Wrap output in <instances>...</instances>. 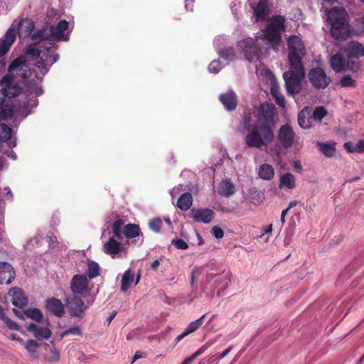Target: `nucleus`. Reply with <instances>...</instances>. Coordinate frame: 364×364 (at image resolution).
I'll list each match as a JSON object with an SVG mask.
<instances>
[{
	"instance_id": "7ed1b4c3",
	"label": "nucleus",
	"mask_w": 364,
	"mask_h": 364,
	"mask_svg": "<svg viewBox=\"0 0 364 364\" xmlns=\"http://www.w3.org/2000/svg\"><path fill=\"white\" fill-rule=\"evenodd\" d=\"M287 46L289 50L288 60L290 68L284 73L283 78L286 89L290 95L300 92L301 80L305 77L302 59L305 55V46L301 38L291 35L287 39Z\"/></svg>"
},
{
	"instance_id": "a211bd4d",
	"label": "nucleus",
	"mask_w": 364,
	"mask_h": 364,
	"mask_svg": "<svg viewBox=\"0 0 364 364\" xmlns=\"http://www.w3.org/2000/svg\"><path fill=\"white\" fill-rule=\"evenodd\" d=\"M13 305L17 307H23L28 304V298L23 291L18 287H13L9 291Z\"/></svg>"
},
{
	"instance_id": "f03ea898",
	"label": "nucleus",
	"mask_w": 364,
	"mask_h": 364,
	"mask_svg": "<svg viewBox=\"0 0 364 364\" xmlns=\"http://www.w3.org/2000/svg\"><path fill=\"white\" fill-rule=\"evenodd\" d=\"M285 21V18L282 16H273L267 26L257 33L255 39L247 38L239 43L238 46L242 49L248 61L259 59L262 53L259 41L272 46H277L281 43L282 33L286 28Z\"/></svg>"
},
{
	"instance_id": "bf43d9fd",
	"label": "nucleus",
	"mask_w": 364,
	"mask_h": 364,
	"mask_svg": "<svg viewBox=\"0 0 364 364\" xmlns=\"http://www.w3.org/2000/svg\"><path fill=\"white\" fill-rule=\"evenodd\" d=\"M146 356V353H144V352H142V351H139V350H137L135 352L132 360H131V363H133L134 362H135L136 360H138L139 358H145Z\"/></svg>"
},
{
	"instance_id": "e433bc0d",
	"label": "nucleus",
	"mask_w": 364,
	"mask_h": 364,
	"mask_svg": "<svg viewBox=\"0 0 364 364\" xmlns=\"http://www.w3.org/2000/svg\"><path fill=\"white\" fill-rule=\"evenodd\" d=\"M90 279H93L100 274V267L96 262L88 260L87 269L86 271Z\"/></svg>"
},
{
	"instance_id": "393cba45",
	"label": "nucleus",
	"mask_w": 364,
	"mask_h": 364,
	"mask_svg": "<svg viewBox=\"0 0 364 364\" xmlns=\"http://www.w3.org/2000/svg\"><path fill=\"white\" fill-rule=\"evenodd\" d=\"M26 329L33 333L37 339H48L51 336V331L47 327H38L35 323H30Z\"/></svg>"
},
{
	"instance_id": "9b49d317",
	"label": "nucleus",
	"mask_w": 364,
	"mask_h": 364,
	"mask_svg": "<svg viewBox=\"0 0 364 364\" xmlns=\"http://www.w3.org/2000/svg\"><path fill=\"white\" fill-rule=\"evenodd\" d=\"M308 77L312 86L317 89H324L331 82L330 77L321 68L311 69Z\"/></svg>"
},
{
	"instance_id": "0e129e2a",
	"label": "nucleus",
	"mask_w": 364,
	"mask_h": 364,
	"mask_svg": "<svg viewBox=\"0 0 364 364\" xmlns=\"http://www.w3.org/2000/svg\"><path fill=\"white\" fill-rule=\"evenodd\" d=\"M194 0H186L185 7L188 11H192Z\"/></svg>"
},
{
	"instance_id": "5701e85b",
	"label": "nucleus",
	"mask_w": 364,
	"mask_h": 364,
	"mask_svg": "<svg viewBox=\"0 0 364 364\" xmlns=\"http://www.w3.org/2000/svg\"><path fill=\"white\" fill-rule=\"evenodd\" d=\"M253 11L256 21L267 20L269 14L267 1L259 0L257 6L253 8Z\"/></svg>"
},
{
	"instance_id": "79ce46f5",
	"label": "nucleus",
	"mask_w": 364,
	"mask_h": 364,
	"mask_svg": "<svg viewBox=\"0 0 364 364\" xmlns=\"http://www.w3.org/2000/svg\"><path fill=\"white\" fill-rule=\"evenodd\" d=\"M249 194L250 200L253 204L258 205L262 203V194L256 188H250Z\"/></svg>"
},
{
	"instance_id": "cd10ccee",
	"label": "nucleus",
	"mask_w": 364,
	"mask_h": 364,
	"mask_svg": "<svg viewBox=\"0 0 364 364\" xmlns=\"http://www.w3.org/2000/svg\"><path fill=\"white\" fill-rule=\"evenodd\" d=\"M121 251V243L117 242L114 237H112L104 245V252L106 254L112 255H117Z\"/></svg>"
},
{
	"instance_id": "9d476101",
	"label": "nucleus",
	"mask_w": 364,
	"mask_h": 364,
	"mask_svg": "<svg viewBox=\"0 0 364 364\" xmlns=\"http://www.w3.org/2000/svg\"><path fill=\"white\" fill-rule=\"evenodd\" d=\"M42 80L41 78L36 77V80H31L26 85L25 92L27 97L26 105L27 107H35L38 104V96L43 94V89L38 85Z\"/></svg>"
},
{
	"instance_id": "de8ad7c7",
	"label": "nucleus",
	"mask_w": 364,
	"mask_h": 364,
	"mask_svg": "<svg viewBox=\"0 0 364 364\" xmlns=\"http://www.w3.org/2000/svg\"><path fill=\"white\" fill-rule=\"evenodd\" d=\"M222 68L223 65L221 62L220 60H215L210 63L208 66V70L211 73L216 74L219 73Z\"/></svg>"
},
{
	"instance_id": "bb28decb",
	"label": "nucleus",
	"mask_w": 364,
	"mask_h": 364,
	"mask_svg": "<svg viewBox=\"0 0 364 364\" xmlns=\"http://www.w3.org/2000/svg\"><path fill=\"white\" fill-rule=\"evenodd\" d=\"M331 67L336 73L346 70V60L340 53L333 55L331 58Z\"/></svg>"
},
{
	"instance_id": "4d7b16f0",
	"label": "nucleus",
	"mask_w": 364,
	"mask_h": 364,
	"mask_svg": "<svg viewBox=\"0 0 364 364\" xmlns=\"http://www.w3.org/2000/svg\"><path fill=\"white\" fill-rule=\"evenodd\" d=\"M215 343L214 341H209L206 343H205L201 348H200L198 350L195 352V354L198 357L201 354H203L211 345Z\"/></svg>"
},
{
	"instance_id": "0eeeda50",
	"label": "nucleus",
	"mask_w": 364,
	"mask_h": 364,
	"mask_svg": "<svg viewBox=\"0 0 364 364\" xmlns=\"http://www.w3.org/2000/svg\"><path fill=\"white\" fill-rule=\"evenodd\" d=\"M207 279L208 283L205 287V291L210 293L213 296L215 294L219 296L230 283V273L223 272L220 274H208Z\"/></svg>"
},
{
	"instance_id": "4be33fe9",
	"label": "nucleus",
	"mask_w": 364,
	"mask_h": 364,
	"mask_svg": "<svg viewBox=\"0 0 364 364\" xmlns=\"http://www.w3.org/2000/svg\"><path fill=\"white\" fill-rule=\"evenodd\" d=\"M16 40V31L13 28H9L4 35L2 42L0 45V56H4L9 50L11 45Z\"/></svg>"
},
{
	"instance_id": "72a5a7b5",
	"label": "nucleus",
	"mask_w": 364,
	"mask_h": 364,
	"mask_svg": "<svg viewBox=\"0 0 364 364\" xmlns=\"http://www.w3.org/2000/svg\"><path fill=\"white\" fill-rule=\"evenodd\" d=\"M134 275L130 269L124 272L121 281V290L126 291L134 282Z\"/></svg>"
},
{
	"instance_id": "7c9ffc66",
	"label": "nucleus",
	"mask_w": 364,
	"mask_h": 364,
	"mask_svg": "<svg viewBox=\"0 0 364 364\" xmlns=\"http://www.w3.org/2000/svg\"><path fill=\"white\" fill-rule=\"evenodd\" d=\"M317 146L321 152H322L326 157H332L336 152V143L330 142H317Z\"/></svg>"
},
{
	"instance_id": "a18cd8bd",
	"label": "nucleus",
	"mask_w": 364,
	"mask_h": 364,
	"mask_svg": "<svg viewBox=\"0 0 364 364\" xmlns=\"http://www.w3.org/2000/svg\"><path fill=\"white\" fill-rule=\"evenodd\" d=\"M38 346L39 344L36 341L30 339L27 341L25 348L31 355H34Z\"/></svg>"
},
{
	"instance_id": "f8f14e48",
	"label": "nucleus",
	"mask_w": 364,
	"mask_h": 364,
	"mask_svg": "<svg viewBox=\"0 0 364 364\" xmlns=\"http://www.w3.org/2000/svg\"><path fill=\"white\" fill-rule=\"evenodd\" d=\"M90 283L87 275L77 274L70 280V289L74 294H87L90 291Z\"/></svg>"
},
{
	"instance_id": "ea45409f",
	"label": "nucleus",
	"mask_w": 364,
	"mask_h": 364,
	"mask_svg": "<svg viewBox=\"0 0 364 364\" xmlns=\"http://www.w3.org/2000/svg\"><path fill=\"white\" fill-rule=\"evenodd\" d=\"M25 314L28 318H31L32 320L36 321V322H41L43 319V314L41 311L38 309L36 308H31L28 309L25 311Z\"/></svg>"
},
{
	"instance_id": "c756f323",
	"label": "nucleus",
	"mask_w": 364,
	"mask_h": 364,
	"mask_svg": "<svg viewBox=\"0 0 364 364\" xmlns=\"http://www.w3.org/2000/svg\"><path fill=\"white\" fill-rule=\"evenodd\" d=\"M280 188H287L288 189H293L296 186L295 176L290 173H286L280 177L279 185Z\"/></svg>"
},
{
	"instance_id": "49530a36",
	"label": "nucleus",
	"mask_w": 364,
	"mask_h": 364,
	"mask_svg": "<svg viewBox=\"0 0 364 364\" xmlns=\"http://www.w3.org/2000/svg\"><path fill=\"white\" fill-rule=\"evenodd\" d=\"M340 84L342 87H355V81L349 75H344L340 80Z\"/></svg>"
},
{
	"instance_id": "052dcab7",
	"label": "nucleus",
	"mask_w": 364,
	"mask_h": 364,
	"mask_svg": "<svg viewBox=\"0 0 364 364\" xmlns=\"http://www.w3.org/2000/svg\"><path fill=\"white\" fill-rule=\"evenodd\" d=\"M355 146V144L348 141V142H346L344 144V147L345 149L348 151V152H350V153H353V152H356V147Z\"/></svg>"
},
{
	"instance_id": "20e7f679",
	"label": "nucleus",
	"mask_w": 364,
	"mask_h": 364,
	"mask_svg": "<svg viewBox=\"0 0 364 364\" xmlns=\"http://www.w3.org/2000/svg\"><path fill=\"white\" fill-rule=\"evenodd\" d=\"M35 41L34 44L28 46L26 48V53L32 57H38L36 61V66L43 75L48 73L50 67L58 60L59 55L55 53L58 46L54 42H45L43 45H40L39 48Z\"/></svg>"
},
{
	"instance_id": "603ef678",
	"label": "nucleus",
	"mask_w": 364,
	"mask_h": 364,
	"mask_svg": "<svg viewBox=\"0 0 364 364\" xmlns=\"http://www.w3.org/2000/svg\"><path fill=\"white\" fill-rule=\"evenodd\" d=\"M210 232L216 239H221L224 236V231L218 226H213Z\"/></svg>"
},
{
	"instance_id": "f257e3e1",
	"label": "nucleus",
	"mask_w": 364,
	"mask_h": 364,
	"mask_svg": "<svg viewBox=\"0 0 364 364\" xmlns=\"http://www.w3.org/2000/svg\"><path fill=\"white\" fill-rule=\"evenodd\" d=\"M274 116V106L268 103L262 104L258 108L255 123H252L250 113L244 115L243 125L247 132L245 143L249 147L261 149L273 141Z\"/></svg>"
},
{
	"instance_id": "864d4df0",
	"label": "nucleus",
	"mask_w": 364,
	"mask_h": 364,
	"mask_svg": "<svg viewBox=\"0 0 364 364\" xmlns=\"http://www.w3.org/2000/svg\"><path fill=\"white\" fill-rule=\"evenodd\" d=\"M41 237V236H36L34 237L31 238L26 244L25 248L28 250H31L32 248H33L34 244H38L40 242Z\"/></svg>"
},
{
	"instance_id": "8fccbe9b",
	"label": "nucleus",
	"mask_w": 364,
	"mask_h": 364,
	"mask_svg": "<svg viewBox=\"0 0 364 364\" xmlns=\"http://www.w3.org/2000/svg\"><path fill=\"white\" fill-rule=\"evenodd\" d=\"M149 226L153 231L159 232L161 230L162 226V221L159 218H154L149 222Z\"/></svg>"
},
{
	"instance_id": "39448f33",
	"label": "nucleus",
	"mask_w": 364,
	"mask_h": 364,
	"mask_svg": "<svg viewBox=\"0 0 364 364\" xmlns=\"http://www.w3.org/2000/svg\"><path fill=\"white\" fill-rule=\"evenodd\" d=\"M327 21L331 24V36L336 40H346L349 34L348 14L341 7H333L327 12Z\"/></svg>"
},
{
	"instance_id": "6e6552de",
	"label": "nucleus",
	"mask_w": 364,
	"mask_h": 364,
	"mask_svg": "<svg viewBox=\"0 0 364 364\" xmlns=\"http://www.w3.org/2000/svg\"><path fill=\"white\" fill-rule=\"evenodd\" d=\"M0 87L1 94L9 98L18 96L23 90L18 78L11 74H6L1 79Z\"/></svg>"
},
{
	"instance_id": "09e8293b",
	"label": "nucleus",
	"mask_w": 364,
	"mask_h": 364,
	"mask_svg": "<svg viewBox=\"0 0 364 364\" xmlns=\"http://www.w3.org/2000/svg\"><path fill=\"white\" fill-rule=\"evenodd\" d=\"M346 70H349L353 72H357L360 68V64L358 61L348 59L347 62L346 61Z\"/></svg>"
},
{
	"instance_id": "c9c22d12",
	"label": "nucleus",
	"mask_w": 364,
	"mask_h": 364,
	"mask_svg": "<svg viewBox=\"0 0 364 364\" xmlns=\"http://www.w3.org/2000/svg\"><path fill=\"white\" fill-rule=\"evenodd\" d=\"M311 117H309V114L301 110L298 114V124L302 129H309L311 127Z\"/></svg>"
},
{
	"instance_id": "5fc2aeb1",
	"label": "nucleus",
	"mask_w": 364,
	"mask_h": 364,
	"mask_svg": "<svg viewBox=\"0 0 364 364\" xmlns=\"http://www.w3.org/2000/svg\"><path fill=\"white\" fill-rule=\"evenodd\" d=\"M68 334H73V335H80L81 334V330L78 326H74L72 327L66 331H65L62 335L61 337H64Z\"/></svg>"
},
{
	"instance_id": "a878e982",
	"label": "nucleus",
	"mask_w": 364,
	"mask_h": 364,
	"mask_svg": "<svg viewBox=\"0 0 364 364\" xmlns=\"http://www.w3.org/2000/svg\"><path fill=\"white\" fill-rule=\"evenodd\" d=\"M206 314L203 315L199 318L196 319V321H193L191 322L186 327L184 332H183L181 334L178 336L176 338V342L181 341L183 338H185L186 336L189 335L190 333L196 331L197 329L200 328V326L203 324V321L205 317Z\"/></svg>"
},
{
	"instance_id": "37998d69",
	"label": "nucleus",
	"mask_w": 364,
	"mask_h": 364,
	"mask_svg": "<svg viewBox=\"0 0 364 364\" xmlns=\"http://www.w3.org/2000/svg\"><path fill=\"white\" fill-rule=\"evenodd\" d=\"M218 54L224 60H226L228 62L232 61L235 59V53L231 48H225L224 50H221L218 51Z\"/></svg>"
},
{
	"instance_id": "dca6fc26",
	"label": "nucleus",
	"mask_w": 364,
	"mask_h": 364,
	"mask_svg": "<svg viewBox=\"0 0 364 364\" xmlns=\"http://www.w3.org/2000/svg\"><path fill=\"white\" fill-rule=\"evenodd\" d=\"M348 59H358L364 56V46L358 41L348 42L343 49Z\"/></svg>"
},
{
	"instance_id": "4c0bfd02",
	"label": "nucleus",
	"mask_w": 364,
	"mask_h": 364,
	"mask_svg": "<svg viewBox=\"0 0 364 364\" xmlns=\"http://www.w3.org/2000/svg\"><path fill=\"white\" fill-rule=\"evenodd\" d=\"M13 115V108L9 105L4 104V100L0 102V119H8L11 118Z\"/></svg>"
},
{
	"instance_id": "e2e57ef3",
	"label": "nucleus",
	"mask_w": 364,
	"mask_h": 364,
	"mask_svg": "<svg viewBox=\"0 0 364 364\" xmlns=\"http://www.w3.org/2000/svg\"><path fill=\"white\" fill-rule=\"evenodd\" d=\"M197 357V355L195 354V353L186 358L181 364H191Z\"/></svg>"
},
{
	"instance_id": "b1692460",
	"label": "nucleus",
	"mask_w": 364,
	"mask_h": 364,
	"mask_svg": "<svg viewBox=\"0 0 364 364\" xmlns=\"http://www.w3.org/2000/svg\"><path fill=\"white\" fill-rule=\"evenodd\" d=\"M235 192V186L230 179L223 180L218 185V193L221 196L228 198L234 195Z\"/></svg>"
},
{
	"instance_id": "aec40b11",
	"label": "nucleus",
	"mask_w": 364,
	"mask_h": 364,
	"mask_svg": "<svg viewBox=\"0 0 364 364\" xmlns=\"http://www.w3.org/2000/svg\"><path fill=\"white\" fill-rule=\"evenodd\" d=\"M270 78V90L271 94L275 100V102L282 107L285 106L284 96L279 92V87L276 78L270 71H267Z\"/></svg>"
},
{
	"instance_id": "a19ab883",
	"label": "nucleus",
	"mask_w": 364,
	"mask_h": 364,
	"mask_svg": "<svg viewBox=\"0 0 364 364\" xmlns=\"http://www.w3.org/2000/svg\"><path fill=\"white\" fill-rule=\"evenodd\" d=\"M124 225V221L122 219L117 220L112 225L113 234L114 237L119 240L123 239V232L122 231V229Z\"/></svg>"
},
{
	"instance_id": "6ab92c4d",
	"label": "nucleus",
	"mask_w": 364,
	"mask_h": 364,
	"mask_svg": "<svg viewBox=\"0 0 364 364\" xmlns=\"http://www.w3.org/2000/svg\"><path fill=\"white\" fill-rule=\"evenodd\" d=\"M46 308L49 312L58 317H62L65 314V308L62 301L54 297L46 299Z\"/></svg>"
},
{
	"instance_id": "c85d7f7f",
	"label": "nucleus",
	"mask_w": 364,
	"mask_h": 364,
	"mask_svg": "<svg viewBox=\"0 0 364 364\" xmlns=\"http://www.w3.org/2000/svg\"><path fill=\"white\" fill-rule=\"evenodd\" d=\"M34 24L31 19L25 18L19 21L18 33L20 36H27L31 34Z\"/></svg>"
},
{
	"instance_id": "423d86ee",
	"label": "nucleus",
	"mask_w": 364,
	"mask_h": 364,
	"mask_svg": "<svg viewBox=\"0 0 364 364\" xmlns=\"http://www.w3.org/2000/svg\"><path fill=\"white\" fill-rule=\"evenodd\" d=\"M68 29V22L65 20L60 21L56 26L43 27L31 35L33 41L41 42V41H65L69 39V32L65 33Z\"/></svg>"
},
{
	"instance_id": "2eb2a0df",
	"label": "nucleus",
	"mask_w": 364,
	"mask_h": 364,
	"mask_svg": "<svg viewBox=\"0 0 364 364\" xmlns=\"http://www.w3.org/2000/svg\"><path fill=\"white\" fill-rule=\"evenodd\" d=\"M67 306L73 316H80L87 309V306L82 299L77 296H73L67 299Z\"/></svg>"
},
{
	"instance_id": "4468645a",
	"label": "nucleus",
	"mask_w": 364,
	"mask_h": 364,
	"mask_svg": "<svg viewBox=\"0 0 364 364\" xmlns=\"http://www.w3.org/2000/svg\"><path fill=\"white\" fill-rule=\"evenodd\" d=\"M214 216V211L209 208H193L189 215L195 222L205 224L210 223Z\"/></svg>"
},
{
	"instance_id": "680f3d73",
	"label": "nucleus",
	"mask_w": 364,
	"mask_h": 364,
	"mask_svg": "<svg viewBox=\"0 0 364 364\" xmlns=\"http://www.w3.org/2000/svg\"><path fill=\"white\" fill-rule=\"evenodd\" d=\"M355 147L357 153H364V140L358 141Z\"/></svg>"
},
{
	"instance_id": "473e14b6",
	"label": "nucleus",
	"mask_w": 364,
	"mask_h": 364,
	"mask_svg": "<svg viewBox=\"0 0 364 364\" xmlns=\"http://www.w3.org/2000/svg\"><path fill=\"white\" fill-rule=\"evenodd\" d=\"M258 174L260 178L266 181H270L274 176V170L271 165L264 164L260 166Z\"/></svg>"
},
{
	"instance_id": "412c9836",
	"label": "nucleus",
	"mask_w": 364,
	"mask_h": 364,
	"mask_svg": "<svg viewBox=\"0 0 364 364\" xmlns=\"http://www.w3.org/2000/svg\"><path fill=\"white\" fill-rule=\"evenodd\" d=\"M220 100L228 111H232L237 107V95L232 90L221 94L220 95Z\"/></svg>"
},
{
	"instance_id": "f704fd0d",
	"label": "nucleus",
	"mask_w": 364,
	"mask_h": 364,
	"mask_svg": "<svg viewBox=\"0 0 364 364\" xmlns=\"http://www.w3.org/2000/svg\"><path fill=\"white\" fill-rule=\"evenodd\" d=\"M140 229L137 225L129 223L124 226L123 234L127 238L132 239L139 235Z\"/></svg>"
},
{
	"instance_id": "1a4fd4ad",
	"label": "nucleus",
	"mask_w": 364,
	"mask_h": 364,
	"mask_svg": "<svg viewBox=\"0 0 364 364\" xmlns=\"http://www.w3.org/2000/svg\"><path fill=\"white\" fill-rule=\"evenodd\" d=\"M7 71V74L14 75L16 78H19L23 84L31 74L29 65L26 63V58L22 55L14 59L11 63Z\"/></svg>"
},
{
	"instance_id": "6e6d98bb",
	"label": "nucleus",
	"mask_w": 364,
	"mask_h": 364,
	"mask_svg": "<svg viewBox=\"0 0 364 364\" xmlns=\"http://www.w3.org/2000/svg\"><path fill=\"white\" fill-rule=\"evenodd\" d=\"M6 326L11 330L19 331L20 326L9 317L4 321Z\"/></svg>"
},
{
	"instance_id": "c03bdc74",
	"label": "nucleus",
	"mask_w": 364,
	"mask_h": 364,
	"mask_svg": "<svg viewBox=\"0 0 364 364\" xmlns=\"http://www.w3.org/2000/svg\"><path fill=\"white\" fill-rule=\"evenodd\" d=\"M326 114L327 112L324 107H318L313 112L311 118L316 120L321 121L326 115Z\"/></svg>"
},
{
	"instance_id": "3c124183",
	"label": "nucleus",
	"mask_w": 364,
	"mask_h": 364,
	"mask_svg": "<svg viewBox=\"0 0 364 364\" xmlns=\"http://www.w3.org/2000/svg\"><path fill=\"white\" fill-rule=\"evenodd\" d=\"M171 244L178 250H187L188 248V243L181 238L173 239Z\"/></svg>"
},
{
	"instance_id": "338daca9",
	"label": "nucleus",
	"mask_w": 364,
	"mask_h": 364,
	"mask_svg": "<svg viewBox=\"0 0 364 364\" xmlns=\"http://www.w3.org/2000/svg\"><path fill=\"white\" fill-rule=\"evenodd\" d=\"M272 231V224L269 225L268 226L264 228V232L261 235V237L264 236L266 234H269Z\"/></svg>"
},
{
	"instance_id": "58836bf2",
	"label": "nucleus",
	"mask_w": 364,
	"mask_h": 364,
	"mask_svg": "<svg viewBox=\"0 0 364 364\" xmlns=\"http://www.w3.org/2000/svg\"><path fill=\"white\" fill-rule=\"evenodd\" d=\"M12 129L10 127L5 124L0 125V142L7 141L11 139Z\"/></svg>"
},
{
	"instance_id": "774afa93",
	"label": "nucleus",
	"mask_w": 364,
	"mask_h": 364,
	"mask_svg": "<svg viewBox=\"0 0 364 364\" xmlns=\"http://www.w3.org/2000/svg\"><path fill=\"white\" fill-rule=\"evenodd\" d=\"M117 311H113L111 313V314L107 317V321L108 325H109L111 323L112 321L114 318V317L117 316Z\"/></svg>"
},
{
	"instance_id": "69168bd1",
	"label": "nucleus",
	"mask_w": 364,
	"mask_h": 364,
	"mask_svg": "<svg viewBox=\"0 0 364 364\" xmlns=\"http://www.w3.org/2000/svg\"><path fill=\"white\" fill-rule=\"evenodd\" d=\"M232 347L230 346L226 350H225L223 352L218 354L219 358L222 359V358H225L232 350Z\"/></svg>"
},
{
	"instance_id": "13d9d810",
	"label": "nucleus",
	"mask_w": 364,
	"mask_h": 364,
	"mask_svg": "<svg viewBox=\"0 0 364 364\" xmlns=\"http://www.w3.org/2000/svg\"><path fill=\"white\" fill-rule=\"evenodd\" d=\"M4 197L6 200H13V193L9 187H4L3 188Z\"/></svg>"
},
{
	"instance_id": "2f4dec72",
	"label": "nucleus",
	"mask_w": 364,
	"mask_h": 364,
	"mask_svg": "<svg viewBox=\"0 0 364 364\" xmlns=\"http://www.w3.org/2000/svg\"><path fill=\"white\" fill-rule=\"evenodd\" d=\"M193 203V197L190 193H183L178 199L177 205L181 210H188Z\"/></svg>"
},
{
	"instance_id": "ddd939ff",
	"label": "nucleus",
	"mask_w": 364,
	"mask_h": 364,
	"mask_svg": "<svg viewBox=\"0 0 364 364\" xmlns=\"http://www.w3.org/2000/svg\"><path fill=\"white\" fill-rule=\"evenodd\" d=\"M294 139L295 133L289 124H284L279 128L278 141L284 149L290 148L294 143Z\"/></svg>"
},
{
	"instance_id": "f3484780",
	"label": "nucleus",
	"mask_w": 364,
	"mask_h": 364,
	"mask_svg": "<svg viewBox=\"0 0 364 364\" xmlns=\"http://www.w3.org/2000/svg\"><path fill=\"white\" fill-rule=\"evenodd\" d=\"M13 267L8 262H0V284H11L15 278Z\"/></svg>"
}]
</instances>
